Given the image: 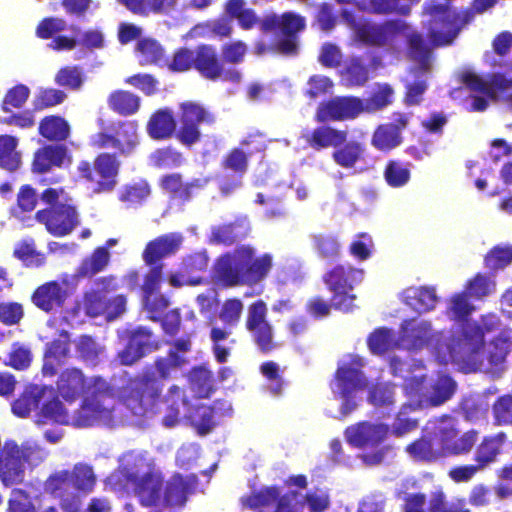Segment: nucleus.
<instances>
[{"label": "nucleus", "mask_w": 512, "mask_h": 512, "mask_svg": "<svg viewBox=\"0 0 512 512\" xmlns=\"http://www.w3.org/2000/svg\"><path fill=\"white\" fill-rule=\"evenodd\" d=\"M499 325L495 315H487L480 322H467L455 336L443 337L433 332L425 320H409L401 325L399 346L408 350L427 347L441 364L454 363L464 372L488 369V365L501 364L510 351L511 331L505 330L493 340L488 348L485 335Z\"/></svg>", "instance_id": "f257e3e1"}, {"label": "nucleus", "mask_w": 512, "mask_h": 512, "mask_svg": "<svg viewBox=\"0 0 512 512\" xmlns=\"http://www.w3.org/2000/svg\"><path fill=\"white\" fill-rule=\"evenodd\" d=\"M89 145L95 150L113 148L115 153L101 152L91 164L80 161L77 166L79 178L95 183L94 192L112 191L117 185L121 162L118 156H130L139 145L136 121H118L90 137Z\"/></svg>", "instance_id": "f03ea898"}, {"label": "nucleus", "mask_w": 512, "mask_h": 512, "mask_svg": "<svg viewBox=\"0 0 512 512\" xmlns=\"http://www.w3.org/2000/svg\"><path fill=\"white\" fill-rule=\"evenodd\" d=\"M56 387L67 401L87 394L74 418L77 426L88 427L99 421L109 423L114 420V405L111 402L117 398V389L102 376H92L87 381L81 369L66 368L59 374Z\"/></svg>", "instance_id": "7ed1b4c3"}, {"label": "nucleus", "mask_w": 512, "mask_h": 512, "mask_svg": "<svg viewBox=\"0 0 512 512\" xmlns=\"http://www.w3.org/2000/svg\"><path fill=\"white\" fill-rule=\"evenodd\" d=\"M355 30L358 38L368 44L392 45L399 37L407 39L411 58L418 67L407 78L405 102L407 105L418 104L426 90L423 74L429 70L431 61L430 47L424 44L421 36L402 20L388 21L383 25L365 23Z\"/></svg>", "instance_id": "20e7f679"}, {"label": "nucleus", "mask_w": 512, "mask_h": 512, "mask_svg": "<svg viewBox=\"0 0 512 512\" xmlns=\"http://www.w3.org/2000/svg\"><path fill=\"white\" fill-rule=\"evenodd\" d=\"M188 363L187 359L179 357L159 356L154 360V371L145 369L142 373L129 375L124 372L125 380L117 388L119 403L135 417H144L152 412L162 394L159 381L169 380L172 373Z\"/></svg>", "instance_id": "39448f33"}, {"label": "nucleus", "mask_w": 512, "mask_h": 512, "mask_svg": "<svg viewBox=\"0 0 512 512\" xmlns=\"http://www.w3.org/2000/svg\"><path fill=\"white\" fill-rule=\"evenodd\" d=\"M405 371L407 374L402 377L407 400L393 425V432L398 436L417 427L416 419L407 416L411 411L441 405L453 395L456 388L455 382L448 375L428 376L425 368L420 365Z\"/></svg>", "instance_id": "423d86ee"}, {"label": "nucleus", "mask_w": 512, "mask_h": 512, "mask_svg": "<svg viewBox=\"0 0 512 512\" xmlns=\"http://www.w3.org/2000/svg\"><path fill=\"white\" fill-rule=\"evenodd\" d=\"M178 128L173 112L169 108L156 110L147 122V133L153 140L175 138L185 147L191 148L202 139L201 126H214L216 114L208 107L195 102L179 104Z\"/></svg>", "instance_id": "0eeeda50"}, {"label": "nucleus", "mask_w": 512, "mask_h": 512, "mask_svg": "<svg viewBox=\"0 0 512 512\" xmlns=\"http://www.w3.org/2000/svg\"><path fill=\"white\" fill-rule=\"evenodd\" d=\"M422 24L428 31L430 43L440 46L452 42L460 30L462 20L447 6L429 0L424 4Z\"/></svg>", "instance_id": "6e6552de"}, {"label": "nucleus", "mask_w": 512, "mask_h": 512, "mask_svg": "<svg viewBox=\"0 0 512 512\" xmlns=\"http://www.w3.org/2000/svg\"><path fill=\"white\" fill-rule=\"evenodd\" d=\"M305 27L304 19L287 12L281 16L271 15L262 21V29L274 31L276 40L272 49L285 56H294L298 52L297 35Z\"/></svg>", "instance_id": "1a4fd4ad"}, {"label": "nucleus", "mask_w": 512, "mask_h": 512, "mask_svg": "<svg viewBox=\"0 0 512 512\" xmlns=\"http://www.w3.org/2000/svg\"><path fill=\"white\" fill-rule=\"evenodd\" d=\"M42 460V451L37 447L19 446L5 442L0 454V480L5 486L20 483L24 476L23 461L33 464Z\"/></svg>", "instance_id": "9d476101"}, {"label": "nucleus", "mask_w": 512, "mask_h": 512, "mask_svg": "<svg viewBox=\"0 0 512 512\" xmlns=\"http://www.w3.org/2000/svg\"><path fill=\"white\" fill-rule=\"evenodd\" d=\"M253 254L254 249L251 246L241 245L232 252L221 255L216 263L219 281L229 287L247 285Z\"/></svg>", "instance_id": "9b49d317"}, {"label": "nucleus", "mask_w": 512, "mask_h": 512, "mask_svg": "<svg viewBox=\"0 0 512 512\" xmlns=\"http://www.w3.org/2000/svg\"><path fill=\"white\" fill-rule=\"evenodd\" d=\"M363 276V270L352 267L336 266L330 270L325 282L332 293L331 305L342 311H349L355 300L353 287L363 280Z\"/></svg>", "instance_id": "f8f14e48"}, {"label": "nucleus", "mask_w": 512, "mask_h": 512, "mask_svg": "<svg viewBox=\"0 0 512 512\" xmlns=\"http://www.w3.org/2000/svg\"><path fill=\"white\" fill-rule=\"evenodd\" d=\"M463 82L470 90L480 94L471 99L470 109L473 111H484L488 100L512 97V82L500 75L488 80L467 72L463 75Z\"/></svg>", "instance_id": "ddd939ff"}, {"label": "nucleus", "mask_w": 512, "mask_h": 512, "mask_svg": "<svg viewBox=\"0 0 512 512\" xmlns=\"http://www.w3.org/2000/svg\"><path fill=\"white\" fill-rule=\"evenodd\" d=\"M245 328L261 354L268 355L280 346L275 340L273 326L267 320V306L263 300L249 305Z\"/></svg>", "instance_id": "4468645a"}, {"label": "nucleus", "mask_w": 512, "mask_h": 512, "mask_svg": "<svg viewBox=\"0 0 512 512\" xmlns=\"http://www.w3.org/2000/svg\"><path fill=\"white\" fill-rule=\"evenodd\" d=\"M195 71L209 81L239 83L241 72L236 68H225L217 49L210 44H200L196 47Z\"/></svg>", "instance_id": "2eb2a0df"}, {"label": "nucleus", "mask_w": 512, "mask_h": 512, "mask_svg": "<svg viewBox=\"0 0 512 512\" xmlns=\"http://www.w3.org/2000/svg\"><path fill=\"white\" fill-rule=\"evenodd\" d=\"M35 219L54 237H64L79 225L76 207L67 203L40 209Z\"/></svg>", "instance_id": "dca6fc26"}, {"label": "nucleus", "mask_w": 512, "mask_h": 512, "mask_svg": "<svg viewBox=\"0 0 512 512\" xmlns=\"http://www.w3.org/2000/svg\"><path fill=\"white\" fill-rule=\"evenodd\" d=\"M161 348V341L155 338L151 329L139 326L131 332L129 340L118 353L119 362L124 366H132L147 354Z\"/></svg>", "instance_id": "f3484780"}, {"label": "nucleus", "mask_w": 512, "mask_h": 512, "mask_svg": "<svg viewBox=\"0 0 512 512\" xmlns=\"http://www.w3.org/2000/svg\"><path fill=\"white\" fill-rule=\"evenodd\" d=\"M70 296L67 281L51 280L38 286L31 295V302L45 313L61 311Z\"/></svg>", "instance_id": "a211bd4d"}, {"label": "nucleus", "mask_w": 512, "mask_h": 512, "mask_svg": "<svg viewBox=\"0 0 512 512\" xmlns=\"http://www.w3.org/2000/svg\"><path fill=\"white\" fill-rule=\"evenodd\" d=\"M437 435L442 443L444 457L468 453L477 440V432L473 430L457 438L455 422L450 418L439 421Z\"/></svg>", "instance_id": "6ab92c4d"}, {"label": "nucleus", "mask_w": 512, "mask_h": 512, "mask_svg": "<svg viewBox=\"0 0 512 512\" xmlns=\"http://www.w3.org/2000/svg\"><path fill=\"white\" fill-rule=\"evenodd\" d=\"M73 157L65 144L50 143L39 147L33 155L31 169L34 173H47L53 168L69 166Z\"/></svg>", "instance_id": "aec40b11"}, {"label": "nucleus", "mask_w": 512, "mask_h": 512, "mask_svg": "<svg viewBox=\"0 0 512 512\" xmlns=\"http://www.w3.org/2000/svg\"><path fill=\"white\" fill-rule=\"evenodd\" d=\"M251 155H253V151L245 152L241 147H234L222 158L220 163L221 168L226 171H231L234 174L232 181H221L220 190L222 194L228 195L241 186V179L248 171L249 157Z\"/></svg>", "instance_id": "412c9836"}, {"label": "nucleus", "mask_w": 512, "mask_h": 512, "mask_svg": "<svg viewBox=\"0 0 512 512\" xmlns=\"http://www.w3.org/2000/svg\"><path fill=\"white\" fill-rule=\"evenodd\" d=\"M364 366L359 356L349 355L342 360L337 371V385L343 397L366 386V378L360 373Z\"/></svg>", "instance_id": "4be33fe9"}, {"label": "nucleus", "mask_w": 512, "mask_h": 512, "mask_svg": "<svg viewBox=\"0 0 512 512\" xmlns=\"http://www.w3.org/2000/svg\"><path fill=\"white\" fill-rule=\"evenodd\" d=\"M183 241L179 233H167L149 241L142 253L144 262L149 266L160 264L163 258L176 253Z\"/></svg>", "instance_id": "5701e85b"}, {"label": "nucleus", "mask_w": 512, "mask_h": 512, "mask_svg": "<svg viewBox=\"0 0 512 512\" xmlns=\"http://www.w3.org/2000/svg\"><path fill=\"white\" fill-rule=\"evenodd\" d=\"M426 434L419 440L407 446L408 455L415 460L436 461L443 458L442 443L439 441L438 425L427 427Z\"/></svg>", "instance_id": "b1692460"}, {"label": "nucleus", "mask_w": 512, "mask_h": 512, "mask_svg": "<svg viewBox=\"0 0 512 512\" xmlns=\"http://www.w3.org/2000/svg\"><path fill=\"white\" fill-rule=\"evenodd\" d=\"M388 428L383 424L362 423L346 430L348 442L357 447L374 448L387 436Z\"/></svg>", "instance_id": "393cba45"}, {"label": "nucleus", "mask_w": 512, "mask_h": 512, "mask_svg": "<svg viewBox=\"0 0 512 512\" xmlns=\"http://www.w3.org/2000/svg\"><path fill=\"white\" fill-rule=\"evenodd\" d=\"M248 222L244 219H236L229 223H223L212 227L209 243L216 245L232 246L245 239L249 234Z\"/></svg>", "instance_id": "a878e982"}, {"label": "nucleus", "mask_w": 512, "mask_h": 512, "mask_svg": "<svg viewBox=\"0 0 512 512\" xmlns=\"http://www.w3.org/2000/svg\"><path fill=\"white\" fill-rule=\"evenodd\" d=\"M364 111V102L354 97H336L322 106V117L345 120L358 116Z\"/></svg>", "instance_id": "bb28decb"}, {"label": "nucleus", "mask_w": 512, "mask_h": 512, "mask_svg": "<svg viewBox=\"0 0 512 512\" xmlns=\"http://www.w3.org/2000/svg\"><path fill=\"white\" fill-rule=\"evenodd\" d=\"M70 357V341L68 339H54L46 345L42 365L43 376L53 377L57 368L66 363Z\"/></svg>", "instance_id": "cd10ccee"}, {"label": "nucleus", "mask_w": 512, "mask_h": 512, "mask_svg": "<svg viewBox=\"0 0 512 512\" xmlns=\"http://www.w3.org/2000/svg\"><path fill=\"white\" fill-rule=\"evenodd\" d=\"M408 119L405 115H399L396 124L379 126L373 134L372 145L380 151H390L401 144V129L405 128Z\"/></svg>", "instance_id": "c85d7f7f"}, {"label": "nucleus", "mask_w": 512, "mask_h": 512, "mask_svg": "<svg viewBox=\"0 0 512 512\" xmlns=\"http://www.w3.org/2000/svg\"><path fill=\"white\" fill-rule=\"evenodd\" d=\"M38 134L49 142L63 144L71 135V127L64 117L47 115L38 124Z\"/></svg>", "instance_id": "c756f323"}, {"label": "nucleus", "mask_w": 512, "mask_h": 512, "mask_svg": "<svg viewBox=\"0 0 512 512\" xmlns=\"http://www.w3.org/2000/svg\"><path fill=\"white\" fill-rule=\"evenodd\" d=\"M135 491L143 506H156L161 497L162 480L152 473H146L135 481Z\"/></svg>", "instance_id": "7c9ffc66"}, {"label": "nucleus", "mask_w": 512, "mask_h": 512, "mask_svg": "<svg viewBox=\"0 0 512 512\" xmlns=\"http://www.w3.org/2000/svg\"><path fill=\"white\" fill-rule=\"evenodd\" d=\"M44 394V387L38 385L26 387L12 403L11 410L13 414L20 418L29 416L31 411L39 406Z\"/></svg>", "instance_id": "2f4dec72"}, {"label": "nucleus", "mask_w": 512, "mask_h": 512, "mask_svg": "<svg viewBox=\"0 0 512 512\" xmlns=\"http://www.w3.org/2000/svg\"><path fill=\"white\" fill-rule=\"evenodd\" d=\"M109 108L120 116H131L140 109L141 99L127 90H115L107 98Z\"/></svg>", "instance_id": "473e14b6"}, {"label": "nucleus", "mask_w": 512, "mask_h": 512, "mask_svg": "<svg viewBox=\"0 0 512 512\" xmlns=\"http://www.w3.org/2000/svg\"><path fill=\"white\" fill-rule=\"evenodd\" d=\"M407 305L418 312H427L435 308L438 298L432 287H410L403 292Z\"/></svg>", "instance_id": "72a5a7b5"}, {"label": "nucleus", "mask_w": 512, "mask_h": 512, "mask_svg": "<svg viewBox=\"0 0 512 512\" xmlns=\"http://www.w3.org/2000/svg\"><path fill=\"white\" fill-rule=\"evenodd\" d=\"M189 488L182 475L174 474L164 486L163 504L167 507L183 506L187 501Z\"/></svg>", "instance_id": "f704fd0d"}, {"label": "nucleus", "mask_w": 512, "mask_h": 512, "mask_svg": "<svg viewBox=\"0 0 512 512\" xmlns=\"http://www.w3.org/2000/svg\"><path fill=\"white\" fill-rule=\"evenodd\" d=\"M259 371L268 382L270 394L276 397L282 396L289 386V381L283 375L284 369L275 361L269 360L261 363Z\"/></svg>", "instance_id": "c9c22d12"}, {"label": "nucleus", "mask_w": 512, "mask_h": 512, "mask_svg": "<svg viewBox=\"0 0 512 512\" xmlns=\"http://www.w3.org/2000/svg\"><path fill=\"white\" fill-rule=\"evenodd\" d=\"M110 253L107 247H97L90 256L84 258L77 268V276L91 278L103 271L109 264Z\"/></svg>", "instance_id": "e433bc0d"}, {"label": "nucleus", "mask_w": 512, "mask_h": 512, "mask_svg": "<svg viewBox=\"0 0 512 512\" xmlns=\"http://www.w3.org/2000/svg\"><path fill=\"white\" fill-rule=\"evenodd\" d=\"M69 420V414L57 396H54L51 400L45 402L42 405L40 412L37 414L38 424L54 422L64 425L68 424Z\"/></svg>", "instance_id": "4c0bfd02"}, {"label": "nucleus", "mask_w": 512, "mask_h": 512, "mask_svg": "<svg viewBox=\"0 0 512 512\" xmlns=\"http://www.w3.org/2000/svg\"><path fill=\"white\" fill-rule=\"evenodd\" d=\"M39 196L35 188L29 184H24L19 188L15 206L11 209V214L18 219L23 220L25 214L35 210L38 204Z\"/></svg>", "instance_id": "58836bf2"}, {"label": "nucleus", "mask_w": 512, "mask_h": 512, "mask_svg": "<svg viewBox=\"0 0 512 512\" xmlns=\"http://www.w3.org/2000/svg\"><path fill=\"white\" fill-rule=\"evenodd\" d=\"M72 487L80 492L89 493L96 484V476L91 466L83 463L75 464L72 470H68Z\"/></svg>", "instance_id": "ea45409f"}, {"label": "nucleus", "mask_w": 512, "mask_h": 512, "mask_svg": "<svg viewBox=\"0 0 512 512\" xmlns=\"http://www.w3.org/2000/svg\"><path fill=\"white\" fill-rule=\"evenodd\" d=\"M104 347L99 345L90 335H82L76 343V352L80 360L90 366H97L100 363V356Z\"/></svg>", "instance_id": "a19ab883"}, {"label": "nucleus", "mask_w": 512, "mask_h": 512, "mask_svg": "<svg viewBox=\"0 0 512 512\" xmlns=\"http://www.w3.org/2000/svg\"><path fill=\"white\" fill-rule=\"evenodd\" d=\"M17 139L10 135H0V167L15 171L18 169L21 158L16 151Z\"/></svg>", "instance_id": "79ce46f5"}, {"label": "nucleus", "mask_w": 512, "mask_h": 512, "mask_svg": "<svg viewBox=\"0 0 512 512\" xmlns=\"http://www.w3.org/2000/svg\"><path fill=\"white\" fill-rule=\"evenodd\" d=\"M151 194V187L146 180L129 183L123 186L119 200L129 205H141Z\"/></svg>", "instance_id": "37998d69"}, {"label": "nucleus", "mask_w": 512, "mask_h": 512, "mask_svg": "<svg viewBox=\"0 0 512 512\" xmlns=\"http://www.w3.org/2000/svg\"><path fill=\"white\" fill-rule=\"evenodd\" d=\"M141 65L160 64L164 60V49L161 44L152 38L140 39L136 46Z\"/></svg>", "instance_id": "c03bdc74"}, {"label": "nucleus", "mask_w": 512, "mask_h": 512, "mask_svg": "<svg viewBox=\"0 0 512 512\" xmlns=\"http://www.w3.org/2000/svg\"><path fill=\"white\" fill-rule=\"evenodd\" d=\"M505 441V435L499 433L493 437H487L483 440L476 451V462L484 468L493 462L499 453L500 447Z\"/></svg>", "instance_id": "a18cd8bd"}, {"label": "nucleus", "mask_w": 512, "mask_h": 512, "mask_svg": "<svg viewBox=\"0 0 512 512\" xmlns=\"http://www.w3.org/2000/svg\"><path fill=\"white\" fill-rule=\"evenodd\" d=\"M367 344L373 354H382L399 346V338L396 339L386 328H378L369 335Z\"/></svg>", "instance_id": "49530a36"}, {"label": "nucleus", "mask_w": 512, "mask_h": 512, "mask_svg": "<svg viewBox=\"0 0 512 512\" xmlns=\"http://www.w3.org/2000/svg\"><path fill=\"white\" fill-rule=\"evenodd\" d=\"M67 95L64 91L55 88H40L33 100L35 111H42L55 107L64 102Z\"/></svg>", "instance_id": "de8ad7c7"}, {"label": "nucleus", "mask_w": 512, "mask_h": 512, "mask_svg": "<svg viewBox=\"0 0 512 512\" xmlns=\"http://www.w3.org/2000/svg\"><path fill=\"white\" fill-rule=\"evenodd\" d=\"M278 497L279 490L277 487H267L243 497L242 503L250 509H257L272 506Z\"/></svg>", "instance_id": "09e8293b"}, {"label": "nucleus", "mask_w": 512, "mask_h": 512, "mask_svg": "<svg viewBox=\"0 0 512 512\" xmlns=\"http://www.w3.org/2000/svg\"><path fill=\"white\" fill-rule=\"evenodd\" d=\"M273 265L272 256L268 253L259 257L253 254L251 266L249 268V276L247 285L253 286L263 281L269 274Z\"/></svg>", "instance_id": "8fccbe9b"}, {"label": "nucleus", "mask_w": 512, "mask_h": 512, "mask_svg": "<svg viewBox=\"0 0 512 512\" xmlns=\"http://www.w3.org/2000/svg\"><path fill=\"white\" fill-rule=\"evenodd\" d=\"M151 164L156 168L177 167L183 161L182 153L172 146L156 149L150 155Z\"/></svg>", "instance_id": "3c124183"}, {"label": "nucleus", "mask_w": 512, "mask_h": 512, "mask_svg": "<svg viewBox=\"0 0 512 512\" xmlns=\"http://www.w3.org/2000/svg\"><path fill=\"white\" fill-rule=\"evenodd\" d=\"M196 49L180 47L173 53L171 60L167 63L170 71L181 73L191 69L195 70Z\"/></svg>", "instance_id": "603ef678"}, {"label": "nucleus", "mask_w": 512, "mask_h": 512, "mask_svg": "<svg viewBox=\"0 0 512 512\" xmlns=\"http://www.w3.org/2000/svg\"><path fill=\"white\" fill-rule=\"evenodd\" d=\"M54 81L61 87L78 90L83 84V72L79 66H65L56 73Z\"/></svg>", "instance_id": "864d4df0"}, {"label": "nucleus", "mask_w": 512, "mask_h": 512, "mask_svg": "<svg viewBox=\"0 0 512 512\" xmlns=\"http://www.w3.org/2000/svg\"><path fill=\"white\" fill-rule=\"evenodd\" d=\"M68 470L56 472L48 477L45 482V490L56 498H63L72 487Z\"/></svg>", "instance_id": "5fc2aeb1"}, {"label": "nucleus", "mask_w": 512, "mask_h": 512, "mask_svg": "<svg viewBox=\"0 0 512 512\" xmlns=\"http://www.w3.org/2000/svg\"><path fill=\"white\" fill-rule=\"evenodd\" d=\"M13 256L22 261L26 267H40L45 263L44 255L36 251L33 243L25 241L15 247Z\"/></svg>", "instance_id": "6e6d98bb"}, {"label": "nucleus", "mask_w": 512, "mask_h": 512, "mask_svg": "<svg viewBox=\"0 0 512 512\" xmlns=\"http://www.w3.org/2000/svg\"><path fill=\"white\" fill-rule=\"evenodd\" d=\"M171 401L168 406L167 414L163 417V423L167 427H173L178 424L180 419V402H184L182 391L177 385H172L166 396V402Z\"/></svg>", "instance_id": "4d7b16f0"}, {"label": "nucleus", "mask_w": 512, "mask_h": 512, "mask_svg": "<svg viewBox=\"0 0 512 512\" xmlns=\"http://www.w3.org/2000/svg\"><path fill=\"white\" fill-rule=\"evenodd\" d=\"M215 401L211 406H199L196 410L198 420L194 423L199 435H207L216 426L215 416L217 414V404Z\"/></svg>", "instance_id": "13d9d810"}, {"label": "nucleus", "mask_w": 512, "mask_h": 512, "mask_svg": "<svg viewBox=\"0 0 512 512\" xmlns=\"http://www.w3.org/2000/svg\"><path fill=\"white\" fill-rule=\"evenodd\" d=\"M29 96L30 89L28 86L24 84H17L13 86L6 92L2 100V110L4 112H9L11 108H21L27 102Z\"/></svg>", "instance_id": "bf43d9fd"}, {"label": "nucleus", "mask_w": 512, "mask_h": 512, "mask_svg": "<svg viewBox=\"0 0 512 512\" xmlns=\"http://www.w3.org/2000/svg\"><path fill=\"white\" fill-rule=\"evenodd\" d=\"M393 90L388 84H379L374 88L371 98L364 102V111L372 112L392 102Z\"/></svg>", "instance_id": "052dcab7"}, {"label": "nucleus", "mask_w": 512, "mask_h": 512, "mask_svg": "<svg viewBox=\"0 0 512 512\" xmlns=\"http://www.w3.org/2000/svg\"><path fill=\"white\" fill-rule=\"evenodd\" d=\"M190 383L202 396L214 391L212 373L203 367H193L190 371Z\"/></svg>", "instance_id": "680f3d73"}, {"label": "nucleus", "mask_w": 512, "mask_h": 512, "mask_svg": "<svg viewBox=\"0 0 512 512\" xmlns=\"http://www.w3.org/2000/svg\"><path fill=\"white\" fill-rule=\"evenodd\" d=\"M107 296L101 291L91 290L84 294L83 305L85 312L90 317L105 316L107 312Z\"/></svg>", "instance_id": "e2e57ef3"}, {"label": "nucleus", "mask_w": 512, "mask_h": 512, "mask_svg": "<svg viewBox=\"0 0 512 512\" xmlns=\"http://www.w3.org/2000/svg\"><path fill=\"white\" fill-rule=\"evenodd\" d=\"M209 258L205 252H196L184 258L181 266L182 276H200L208 268Z\"/></svg>", "instance_id": "0e129e2a"}, {"label": "nucleus", "mask_w": 512, "mask_h": 512, "mask_svg": "<svg viewBox=\"0 0 512 512\" xmlns=\"http://www.w3.org/2000/svg\"><path fill=\"white\" fill-rule=\"evenodd\" d=\"M373 247V239L368 233H358L353 237L349 251L353 257L364 261L372 255Z\"/></svg>", "instance_id": "69168bd1"}, {"label": "nucleus", "mask_w": 512, "mask_h": 512, "mask_svg": "<svg viewBox=\"0 0 512 512\" xmlns=\"http://www.w3.org/2000/svg\"><path fill=\"white\" fill-rule=\"evenodd\" d=\"M486 265L490 269H502L512 262V246L501 245L495 247L486 256Z\"/></svg>", "instance_id": "338daca9"}, {"label": "nucleus", "mask_w": 512, "mask_h": 512, "mask_svg": "<svg viewBox=\"0 0 512 512\" xmlns=\"http://www.w3.org/2000/svg\"><path fill=\"white\" fill-rule=\"evenodd\" d=\"M7 512H37L29 494L22 489H14L8 500Z\"/></svg>", "instance_id": "774afa93"}]
</instances>
